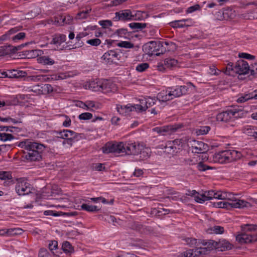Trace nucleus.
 <instances>
[{"mask_svg":"<svg viewBox=\"0 0 257 257\" xmlns=\"http://www.w3.org/2000/svg\"><path fill=\"white\" fill-rule=\"evenodd\" d=\"M187 144L189 148H191L192 152L194 153H201L202 151L206 150L207 147L203 142L191 139L187 140Z\"/></svg>","mask_w":257,"mask_h":257,"instance_id":"nucleus-6","label":"nucleus"},{"mask_svg":"<svg viewBox=\"0 0 257 257\" xmlns=\"http://www.w3.org/2000/svg\"><path fill=\"white\" fill-rule=\"evenodd\" d=\"M252 99H253V93L242 94L238 96L236 102L238 103H242Z\"/></svg>","mask_w":257,"mask_h":257,"instance_id":"nucleus-36","label":"nucleus"},{"mask_svg":"<svg viewBox=\"0 0 257 257\" xmlns=\"http://www.w3.org/2000/svg\"><path fill=\"white\" fill-rule=\"evenodd\" d=\"M99 85V91H101L104 93L114 92L117 90L115 84L108 80H100Z\"/></svg>","mask_w":257,"mask_h":257,"instance_id":"nucleus-10","label":"nucleus"},{"mask_svg":"<svg viewBox=\"0 0 257 257\" xmlns=\"http://www.w3.org/2000/svg\"><path fill=\"white\" fill-rule=\"evenodd\" d=\"M236 240L240 243H248L257 240V235L242 232L236 236Z\"/></svg>","mask_w":257,"mask_h":257,"instance_id":"nucleus-12","label":"nucleus"},{"mask_svg":"<svg viewBox=\"0 0 257 257\" xmlns=\"http://www.w3.org/2000/svg\"><path fill=\"white\" fill-rule=\"evenodd\" d=\"M230 109H231V114H232V117L233 120L235 118L242 117L245 114L244 111L242 109H240L234 108H231Z\"/></svg>","mask_w":257,"mask_h":257,"instance_id":"nucleus-41","label":"nucleus"},{"mask_svg":"<svg viewBox=\"0 0 257 257\" xmlns=\"http://www.w3.org/2000/svg\"><path fill=\"white\" fill-rule=\"evenodd\" d=\"M249 70L248 64L243 60L237 61L234 66V73L240 75L248 73Z\"/></svg>","mask_w":257,"mask_h":257,"instance_id":"nucleus-11","label":"nucleus"},{"mask_svg":"<svg viewBox=\"0 0 257 257\" xmlns=\"http://www.w3.org/2000/svg\"><path fill=\"white\" fill-rule=\"evenodd\" d=\"M142 149H143V144L136 143L128 144L127 146L124 145V153L127 155H138Z\"/></svg>","mask_w":257,"mask_h":257,"instance_id":"nucleus-13","label":"nucleus"},{"mask_svg":"<svg viewBox=\"0 0 257 257\" xmlns=\"http://www.w3.org/2000/svg\"><path fill=\"white\" fill-rule=\"evenodd\" d=\"M186 243L190 247H195L197 248L200 246L201 240L192 237H187L184 239Z\"/></svg>","mask_w":257,"mask_h":257,"instance_id":"nucleus-32","label":"nucleus"},{"mask_svg":"<svg viewBox=\"0 0 257 257\" xmlns=\"http://www.w3.org/2000/svg\"><path fill=\"white\" fill-rule=\"evenodd\" d=\"M14 139V137L10 134L5 133H0V139L3 141H11Z\"/></svg>","mask_w":257,"mask_h":257,"instance_id":"nucleus-56","label":"nucleus"},{"mask_svg":"<svg viewBox=\"0 0 257 257\" xmlns=\"http://www.w3.org/2000/svg\"><path fill=\"white\" fill-rule=\"evenodd\" d=\"M184 141H186V139L184 140L183 139H176L173 141H170L171 143H172V145L173 146L175 150L177 151V150H179L181 147L183 146L184 144Z\"/></svg>","mask_w":257,"mask_h":257,"instance_id":"nucleus-53","label":"nucleus"},{"mask_svg":"<svg viewBox=\"0 0 257 257\" xmlns=\"http://www.w3.org/2000/svg\"><path fill=\"white\" fill-rule=\"evenodd\" d=\"M206 198V201L211 200L213 198L219 199V191L215 192L213 190H210L204 192Z\"/></svg>","mask_w":257,"mask_h":257,"instance_id":"nucleus-42","label":"nucleus"},{"mask_svg":"<svg viewBox=\"0 0 257 257\" xmlns=\"http://www.w3.org/2000/svg\"><path fill=\"white\" fill-rule=\"evenodd\" d=\"M216 120L218 121L227 122L232 121V114L230 109L218 113L216 115Z\"/></svg>","mask_w":257,"mask_h":257,"instance_id":"nucleus-20","label":"nucleus"},{"mask_svg":"<svg viewBox=\"0 0 257 257\" xmlns=\"http://www.w3.org/2000/svg\"><path fill=\"white\" fill-rule=\"evenodd\" d=\"M147 101V106L148 108L152 107L155 104H157V102H158L157 98L155 97H146Z\"/></svg>","mask_w":257,"mask_h":257,"instance_id":"nucleus-64","label":"nucleus"},{"mask_svg":"<svg viewBox=\"0 0 257 257\" xmlns=\"http://www.w3.org/2000/svg\"><path fill=\"white\" fill-rule=\"evenodd\" d=\"M31 185L24 178L17 180L16 191L19 195H25L31 192Z\"/></svg>","mask_w":257,"mask_h":257,"instance_id":"nucleus-4","label":"nucleus"},{"mask_svg":"<svg viewBox=\"0 0 257 257\" xmlns=\"http://www.w3.org/2000/svg\"><path fill=\"white\" fill-rule=\"evenodd\" d=\"M62 249L66 253L70 254L74 252V250L72 245L68 241H64L62 245Z\"/></svg>","mask_w":257,"mask_h":257,"instance_id":"nucleus-44","label":"nucleus"},{"mask_svg":"<svg viewBox=\"0 0 257 257\" xmlns=\"http://www.w3.org/2000/svg\"><path fill=\"white\" fill-rule=\"evenodd\" d=\"M198 162L197 157L180 159V163L182 165H193L197 164Z\"/></svg>","mask_w":257,"mask_h":257,"instance_id":"nucleus-37","label":"nucleus"},{"mask_svg":"<svg viewBox=\"0 0 257 257\" xmlns=\"http://www.w3.org/2000/svg\"><path fill=\"white\" fill-rule=\"evenodd\" d=\"M151 153V149L143 145V149H141L140 153H139L140 159L143 160L148 159L150 156Z\"/></svg>","mask_w":257,"mask_h":257,"instance_id":"nucleus-39","label":"nucleus"},{"mask_svg":"<svg viewBox=\"0 0 257 257\" xmlns=\"http://www.w3.org/2000/svg\"><path fill=\"white\" fill-rule=\"evenodd\" d=\"M38 257H55V254L46 248H41L39 251Z\"/></svg>","mask_w":257,"mask_h":257,"instance_id":"nucleus-49","label":"nucleus"},{"mask_svg":"<svg viewBox=\"0 0 257 257\" xmlns=\"http://www.w3.org/2000/svg\"><path fill=\"white\" fill-rule=\"evenodd\" d=\"M242 232H250L257 230V225L254 224H246L241 225Z\"/></svg>","mask_w":257,"mask_h":257,"instance_id":"nucleus-47","label":"nucleus"},{"mask_svg":"<svg viewBox=\"0 0 257 257\" xmlns=\"http://www.w3.org/2000/svg\"><path fill=\"white\" fill-rule=\"evenodd\" d=\"M191 19H182L180 20L174 21L170 22L169 25L173 28H183L186 26H188V25L185 24V22H191Z\"/></svg>","mask_w":257,"mask_h":257,"instance_id":"nucleus-30","label":"nucleus"},{"mask_svg":"<svg viewBox=\"0 0 257 257\" xmlns=\"http://www.w3.org/2000/svg\"><path fill=\"white\" fill-rule=\"evenodd\" d=\"M0 179L3 180H12V176L11 172L0 171Z\"/></svg>","mask_w":257,"mask_h":257,"instance_id":"nucleus-54","label":"nucleus"},{"mask_svg":"<svg viewBox=\"0 0 257 257\" xmlns=\"http://www.w3.org/2000/svg\"><path fill=\"white\" fill-rule=\"evenodd\" d=\"M243 133L248 136L254 137L256 135L257 127L252 126H246L243 127Z\"/></svg>","mask_w":257,"mask_h":257,"instance_id":"nucleus-38","label":"nucleus"},{"mask_svg":"<svg viewBox=\"0 0 257 257\" xmlns=\"http://www.w3.org/2000/svg\"><path fill=\"white\" fill-rule=\"evenodd\" d=\"M243 203H245L242 201H238V203L236 202L235 204L226 201H220L217 203V206L219 208L229 209L230 208L239 207L241 206L240 205H243Z\"/></svg>","mask_w":257,"mask_h":257,"instance_id":"nucleus-23","label":"nucleus"},{"mask_svg":"<svg viewBox=\"0 0 257 257\" xmlns=\"http://www.w3.org/2000/svg\"><path fill=\"white\" fill-rule=\"evenodd\" d=\"M17 50V47L11 45L1 46L0 47V56L15 53Z\"/></svg>","mask_w":257,"mask_h":257,"instance_id":"nucleus-26","label":"nucleus"},{"mask_svg":"<svg viewBox=\"0 0 257 257\" xmlns=\"http://www.w3.org/2000/svg\"><path fill=\"white\" fill-rule=\"evenodd\" d=\"M213 249H217L216 241L212 240H201L200 246L195 249V256L207 254Z\"/></svg>","mask_w":257,"mask_h":257,"instance_id":"nucleus-2","label":"nucleus"},{"mask_svg":"<svg viewBox=\"0 0 257 257\" xmlns=\"http://www.w3.org/2000/svg\"><path fill=\"white\" fill-rule=\"evenodd\" d=\"M234 66L232 63H229L227 64L225 71L223 72L227 75H233L234 72Z\"/></svg>","mask_w":257,"mask_h":257,"instance_id":"nucleus-58","label":"nucleus"},{"mask_svg":"<svg viewBox=\"0 0 257 257\" xmlns=\"http://www.w3.org/2000/svg\"><path fill=\"white\" fill-rule=\"evenodd\" d=\"M22 230L20 228H10L7 229V236H14L21 234Z\"/></svg>","mask_w":257,"mask_h":257,"instance_id":"nucleus-52","label":"nucleus"},{"mask_svg":"<svg viewBox=\"0 0 257 257\" xmlns=\"http://www.w3.org/2000/svg\"><path fill=\"white\" fill-rule=\"evenodd\" d=\"M213 160L214 162L220 164L229 163L228 150H225L215 154L213 156Z\"/></svg>","mask_w":257,"mask_h":257,"instance_id":"nucleus-17","label":"nucleus"},{"mask_svg":"<svg viewBox=\"0 0 257 257\" xmlns=\"http://www.w3.org/2000/svg\"><path fill=\"white\" fill-rule=\"evenodd\" d=\"M116 108L120 114L124 115H129L131 112L136 110L135 105L131 104L126 105H117Z\"/></svg>","mask_w":257,"mask_h":257,"instance_id":"nucleus-22","label":"nucleus"},{"mask_svg":"<svg viewBox=\"0 0 257 257\" xmlns=\"http://www.w3.org/2000/svg\"><path fill=\"white\" fill-rule=\"evenodd\" d=\"M188 88L186 86H177L175 88L169 91L172 99L175 97H180L187 93Z\"/></svg>","mask_w":257,"mask_h":257,"instance_id":"nucleus-18","label":"nucleus"},{"mask_svg":"<svg viewBox=\"0 0 257 257\" xmlns=\"http://www.w3.org/2000/svg\"><path fill=\"white\" fill-rule=\"evenodd\" d=\"M132 20L134 21H143L148 18L149 15L147 12L136 11L132 12Z\"/></svg>","mask_w":257,"mask_h":257,"instance_id":"nucleus-24","label":"nucleus"},{"mask_svg":"<svg viewBox=\"0 0 257 257\" xmlns=\"http://www.w3.org/2000/svg\"><path fill=\"white\" fill-rule=\"evenodd\" d=\"M38 61L40 63L44 65H52L55 63L54 60L47 56H43L39 57Z\"/></svg>","mask_w":257,"mask_h":257,"instance_id":"nucleus-40","label":"nucleus"},{"mask_svg":"<svg viewBox=\"0 0 257 257\" xmlns=\"http://www.w3.org/2000/svg\"><path fill=\"white\" fill-rule=\"evenodd\" d=\"M216 245L217 250L221 251L231 249L232 247V245L229 241L224 239L216 241Z\"/></svg>","mask_w":257,"mask_h":257,"instance_id":"nucleus-25","label":"nucleus"},{"mask_svg":"<svg viewBox=\"0 0 257 257\" xmlns=\"http://www.w3.org/2000/svg\"><path fill=\"white\" fill-rule=\"evenodd\" d=\"M63 14L54 17V24L56 25H64Z\"/></svg>","mask_w":257,"mask_h":257,"instance_id":"nucleus-60","label":"nucleus"},{"mask_svg":"<svg viewBox=\"0 0 257 257\" xmlns=\"http://www.w3.org/2000/svg\"><path fill=\"white\" fill-rule=\"evenodd\" d=\"M27 75V73L25 71L17 70H13L10 71L9 73H7L6 72L2 73V76H0V77H10V78H22L25 77Z\"/></svg>","mask_w":257,"mask_h":257,"instance_id":"nucleus-19","label":"nucleus"},{"mask_svg":"<svg viewBox=\"0 0 257 257\" xmlns=\"http://www.w3.org/2000/svg\"><path fill=\"white\" fill-rule=\"evenodd\" d=\"M229 162L235 161L241 158L242 155L240 152L235 150H228Z\"/></svg>","mask_w":257,"mask_h":257,"instance_id":"nucleus-33","label":"nucleus"},{"mask_svg":"<svg viewBox=\"0 0 257 257\" xmlns=\"http://www.w3.org/2000/svg\"><path fill=\"white\" fill-rule=\"evenodd\" d=\"M103 153H124V144L123 142H108L102 148Z\"/></svg>","mask_w":257,"mask_h":257,"instance_id":"nucleus-3","label":"nucleus"},{"mask_svg":"<svg viewBox=\"0 0 257 257\" xmlns=\"http://www.w3.org/2000/svg\"><path fill=\"white\" fill-rule=\"evenodd\" d=\"M220 193L219 195V199L220 200H227V202H232L234 204L237 202L238 201H242L244 202L245 203H243V205H240L241 206L239 207H237L238 208H242L243 207H247L248 206H250V203L247 201H245L243 200H239V199H235V197L234 196V195L231 194V193H228L226 192H223L219 191V194Z\"/></svg>","mask_w":257,"mask_h":257,"instance_id":"nucleus-5","label":"nucleus"},{"mask_svg":"<svg viewBox=\"0 0 257 257\" xmlns=\"http://www.w3.org/2000/svg\"><path fill=\"white\" fill-rule=\"evenodd\" d=\"M186 194L194 197L195 200L198 203H202L206 201L204 192L199 193L195 190H192L189 191Z\"/></svg>","mask_w":257,"mask_h":257,"instance_id":"nucleus-21","label":"nucleus"},{"mask_svg":"<svg viewBox=\"0 0 257 257\" xmlns=\"http://www.w3.org/2000/svg\"><path fill=\"white\" fill-rule=\"evenodd\" d=\"M86 110L93 111L94 109H97L100 108L99 103L91 100L86 101Z\"/></svg>","mask_w":257,"mask_h":257,"instance_id":"nucleus-45","label":"nucleus"},{"mask_svg":"<svg viewBox=\"0 0 257 257\" xmlns=\"http://www.w3.org/2000/svg\"><path fill=\"white\" fill-rule=\"evenodd\" d=\"M131 228L141 233H147L150 230L146 226H143L139 222H134L131 225Z\"/></svg>","mask_w":257,"mask_h":257,"instance_id":"nucleus-34","label":"nucleus"},{"mask_svg":"<svg viewBox=\"0 0 257 257\" xmlns=\"http://www.w3.org/2000/svg\"><path fill=\"white\" fill-rule=\"evenodd\" d=\"M117 46L124 48H133L134 47V44L128 41H121L118 43Z\"/></svg>","mask_w":257,"mask_h":257,"instance_id":"nucleus-57","label":"nucleus"},{"mask_svg":"<svg viewBox=\"0 0 257 257\" xmlns=\"http://www.w3.org/2000/svg\"><path fill=\"white\" fill-rule=\"evenodd\" d=\"M31 91L36 93L38 95L44 94L43 93V85H39L34 86L32 87Z\"/></svg>","mask_w":257,"mask_h":257,"instance_id":"nucleus-61","label":"nucleus"},{"mask_svg":"<svg viewBox=\"0 0 257 257\" xmlns=\"http://www.w3.org/2000/svg\"><path fill=\"white\" fill-rule=\"evenodd\" d=\"M178 66V62L177 60L168 58L164 60V63L159 64L158 65V69L159 71H163L165 69H173Z\"/></svg>","mask_w":257,"mask_h":257,"instance_id":"nucleus-14","label":"nucleus"},{"mask_svg":"<svg viewBox=\"0 0 257 257\" xmlns=\"http://www.w3.org/2000/svg\"><path fill=\"white\" fill-rule=\"evenodd\" d=\"M157 99L159 103L161 102H166L170 100H172L169 91L163 90L159 92L157 96Z\"/></svg>","mask_w":257,"mask_h":257,"instance_id":"nucleus-27","label":"nucleus"},{"mask_svg":"<svg viewBox=\"0 0 257 257\" xmlns=\"http://www.w3.org/2000/svg\"><path fill=\"white\" fill-rule=\"evenodd\" d=\"M129 26L133 29H140L142 30L145 28L147 27V24L146 23H140L137 22L131 23L129 24Z\"/></svg>","mask_w":257,"mask_h":257,"instance_id":"nucleus-51","label":"nucleus"},{"mask_svg":"<svg viewBox=\"0 0 257 257\" xmlns=\"http://www.w3.org/2000/svg\"><path fill=\"white\" fill-rule=\"evenodd\" d=\"M93 115L90 112H83L78 116L80 120H89L92 118Z\"/></svg>","mask_w":257,"mask_h":257,"instance_id":"nucleus-63","label":"nucleus"},{"mask_svg":"<svg viewBox=\"0 0 257 257\" xmlns=\"http://www.w3.org/2000/svg\"><path fill=\"white\" fill-rule=\"evenodd\" d=\"M22 26H18L11 29L5 34L0 37V43L2 42L6 41V40L9 39L12 35L15 34L19 31H20L22 29Z\"/></svg>","mask_w":257,"mask_h":257,"instance_id":"nucleus-29","label":"nucleus"},{"mask_svg":"<svg viewBox=\"0 0 257 257\" xmlns=\"http://www.w3.org/2000/svg\"><path fill=\"white\" fill-rule=\"evenodd\" d=\"M63 139V144H68L70 146L72 145V141L75 139L77 137V134L71 130H64L63 133H62Z\"/></svg>","mask_w":257,"mask_h":257,"instance_id":"nucleus-16","label":"nucleus"},{"mask_svg":"<svg viewBox=\"0 0 257 257\" xmlns=\"http://www.w3.org/2000/svg\"><path fill=\"white\" fill-rule=\"evenodd\" d=\"M181 127L179 124L165 125L160 127H156L153 129L154 132H157L161 135L165 136L170 135L175 132Z\"/></svg>","mask_w":257,"mask_h":257,"instance_id":"nucleus-8","label":"nucleus"},{"mask_svg":"<svg viewBox=\"0 0 257 257\" xmlns=\"http://www.w3.org/2000/svg\"><path fill=\"white\" fill-rule=\"evenodd\" d=\"M207 232L208 233L222 234L224 232V228L220 226H214L207 229Z\"/></svg>","mask_w":257,"mask_h":257,"instance_id":"nucleus-43","label":"nucleus"},{"mask_svg":"<svg viewBox=\"0 0 257 257\" xmlns=\"http://www.w3.org/2000/svg\"><path fill=\"white\" fill-rule=\"evenodd\" d=\"M81 209L88 212H95L99 210L97 207L95 205H89L87 204H83L81 206Z\"/></svg>","mask_w":257,"mask_h":257,"instance_id":"nucleus-48","label":"nucleus"},{"mask_svg":"<svg viewBox=\"0 0 257 257\" xmlns=\"http://www.w3.org/2000/svg\"><path fill=\"white\" fill-rule=\"evenodd\" d=\"M100 80H91L87 81L85 86L86 89H89L92 91H97L100 89Z\"/></svg>","mask_w":257,"mask_h":257,"instance_id":"nucleus-28","label":"nucleus"},{"mask_svg":"<svg viewBox=\"0 0 257 257\" xmlns=\"http://www.w3.org/2000/svg\"><path fill=\"white\" fill-rule=\"evenodd\" d=\"M66 40V36L64 34H56L53 36L51 44L60 46L62 43Z\"/></svg>","mask_w":257,"mask_h":257,"instance_id":"nucleus-31","label":"nucleus"},{"mask_svg":"<svg viewBox=\"0 0 257 257\" xmlns=\"http://www.w3.org/2000/svg\"><path fill=\"white\" fill-rule=\"evenodd\" d=\"M163 47L160 42L152 41L147 44L145 46L146 51L149 55L159 56L162 53V51H160V49Z\"/></svg>","mask_w":257,"mask_h":257,"instance_id":"nucleus-7","label":"nucleus"},{"mask_svg":"<svg viewBox=\"0 0 257 257\" xmlns=\"http://www.w3.org/2000/svg\"><path fill=\"white\" fill-rule=\"evenodd\" d=\"M41 51L39 50H29L25 51V54L29 58H33L38 57Z\"/></svg>","mask_w":257,"mask_h":257,"instance_id":"nucleus-50","label":"nucleus"},{"mask_svg":"<svg viewBox=\"0 0 257 257\" xmlns=\"http://www.w3.org/2000/svg\"><path fill=\"white\" fill-rule=\"evenodd\" d=\"M120 58V53L114 50L108 51L102 56L104 62L109 64L116 63Z\"/></svg>","mask_w":257,"mask_h":257,"instance_id":"nucleus-9","label":"nucleus"},{"mask_svg":"<svg viewBox=\"0 0 257 257\" xmlns=\"http://www.w3.org/2000/svg\"><path fill=\"white\" fill-rule=\"evenodd\" d=\"M19 147L24 149L25 158L30 161H40L46 147L42 144L27 140L20 143Z\"/></svg>","mask_w":257,"mask_h":257,"instance_id":"nucleus-1","label":"nucleus"},{"mask_svg":"<svg viewBox=\"0 0 257 257\" xmlns=\"http://www.w3.org/2000/svg\"><path fill=\"white\" fill-rule=\"evenodd\" d=\"M173 143H171L170 141H168L167 144H166L164 148H165V152L168 153V154H173L175 152H177L175 150V148H174L173 146L172 145Z\"/></svg>","mask_w":257,"mask_h":257,"instance_id":"nucleus-55","label":"nucleus"},{"mask_svg":"<svg viewBox=\"0 0 257 257\" xmlns=\"http://www.w3.org/2000/svg\"><path fill=\"white\" fill-rule=\"evenodd\" d=\"M134 105L136 111H145L147 108H148L146 97L141 99L140 100V104H135Z\"/></svg>","mask_w":257,"mask_h":257,"instance_id":"nucleus-35","label":"nucleus"},{"mask_svg":"<svg viewBox=\"0 0 257 257\" xmlns=\"http://www.w3.org/2000/svg\"><path fill=\"white\" fill-rule=\"evenodd\" d=\"M115 21H131L132 20V12L130 10H123L115 13Z\"/></svg>","mask_w":257,"mask_h":257,"instance_id":"nucleus-15","label":"nucleus"},{"mask_svg":"<svg viewBox=\"0 0 257 257\" xmlns=\"http://www.w3.org/2000/svg\"><path fill=\"white\" fill-rule=\"evenodd\" d=\"M149 67V65L147 63H143L139 64L136 67V70L140 72H142L145 71L146 69H147Z\"/></svg>","mask_w":257,"mask_h":257,"instance_id":"nucleus-62","label":"nucleus"},{"mask_svg":"<svg viewBox=\"0 0 257 257\" xmlns=\"http://www.w3.org/2000/svg\"><path fill=\"white\" fill-rule=\"evenodd\" d=\"M1 130L2 131L10 132L14 133H18L21 131V128L16 126H1Z\"/></svg>","mask_w":257,"mask_h":257,"instance_id":"nucleus-46","label":"nucleus"},{"mask_svg":"<svg viewBox=\"0 0 257 257\" xmlns=\"http://www.w3.org/2000/svg\"><path fill=\"white\" fill-rule=\"evenodd\" d=\"M194 250L195 249H189L181 253L178 255V257H192L193 255L194 257H195Z\"/></svg>","mask_w":257,"mask_h":257,"instance_id":"nucleus-59","label":"nucleus"}]
</instances>
